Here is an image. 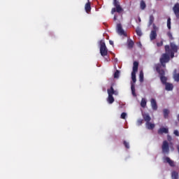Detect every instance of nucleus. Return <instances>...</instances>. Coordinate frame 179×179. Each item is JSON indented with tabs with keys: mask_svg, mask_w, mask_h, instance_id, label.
I'll list each match as a JSON object with an SVG mask.
<instances>
[{
	"mask_svg": "<svg viewBox=\"0 0 179 179\" xmlns=\"http://www.w3.org/2000/svg\"><path fill=\"white\" fill-rule=\"evenodd\" d=\"M178 46L174 44V43H171L170 45H165L166 53L162 54L159 60L164 68H166V64L170 61V57L171 58H174V54L178 52Z\"/></svg>",
	"mask_w": 179,
	"mask_h": 179,
	"instance_id": "nucleus-1",
	"label": "nucleus"
},
{
	"mask_svg": "<svg viewBox=\"0 0 179 179\" xmlns=\"http://www.w3.org/2000/svg\"><path fill=\"white\" fill-rule=\"evenodd\" d=\"M113 6L115 7L111 9V11H110L111 15H114L115 12L117 13H119V15L120 13H122V12H124V8H122L118 0H113Z\"/></svg>",
	"mask_w": 179,
	"mask_h": 179,
	"instance_id": "nucleus-2",
	"label": "nucleus"
},
{
	"mask_svg": "<svg viewBox=\"0 0 179 179\" xmlns=\"http://www.w3.org/2000/svg\"><path fill=\"white\" fill-rule=\"evenodd\" d=\"M108 52V50L107 49V46H106V43L104 41H100V54L102 57H106Z\"/></svg>",
	"mask_w": 179,
	"mask_h": 179,
	"instance_id": "nucleus-3",
	"label": "nucleus"
},
{
	"mask_svg": "<svg viewBox=\"0 0 179 179\" xmlns=\"http://www.w3.org/2000/svg\"><path fill=\"white\" fill-rule=\"evenodd\" d=\"M162 153L167 154L170 153V146L169 145V142L167 141H164L162 146Z\"/></svg>",
	"mask_w": 179,
	"mask_h": 179,
	"instance_id": "nucleus-4",
	"label": "nucleus"
},
{
	"mask_svg": "<svg viewBox=\"0 0 179 179\" xmlns=\"http://www.w3.org/2000/svg\"><path fill=\"white\" fill-rule=\"evenodd\" d=\"M163 160L164 163H168L171 167H174L176 166V164H174V161L171 160L169 157H164Z\"/></svg>",
	"mask_w": 179,
	"mask_h": 179,
	"instance_id": "nucleus-5",
	"label": "nucleus"
},
{
	"mask_svg": "<svg viewBox=\"0 0 179 179\" xmlns=\"http://www.w3.org/2000/svg\"><path fill=\"white\" fill-rule=\"evenodd\" d=\"M117 30L118 34L120 36H125V32L124 31V29H122V25H121V24H117Z\"/></svg>",
	"mask_w": 179,
	"mask_h": 179,
	"instance_id": "nucleus-6",
	"label": "nucleus"
},
{
	"mask_svg": "<svg viewBox=\"0 0 179 179\" xmlns=\"http://www.w3.org/2000/svg\"><path fill=\"white\" fill-rule=\"evenodd\" d=\"M158 135H163V134H169V128L161 127L158 129Z\"/></svg>",
	"mask_w": 179,
	"mask_h": 179,
	"instance_id": "nucleus-7",
	"label": "nucleus"
},
{
	"mask_svg": "<svg viewBox=\"0 0 179 179\" xmlns=\"http://www.w3.org/2000/svg\"><path fill=\"white\" fill-rule=\"evenodd\" d=\"M150 103L152 110H154V111H156V110H157V102L156 101V99L153 98L151 99Z\"/></svg>",
	"mask_w": 179,
	"mask_h": 179,
	"instance_id": "nucleus-8",
	"label": "nucleus"
},
{
	"mask_svg": "<svg viewBox=\"0 0 179 179\" xmlns=\"http://www.w3.org/2000/svg\"><path fill=\"white\" fill-rule=\"evenodd\" d=\"M173 10L176 16V17H178V14H179V3H176L173 8Z\"/></svg>",
	"mask_w": 179,
	"mask_h": 179,
	"instance_id": "nucleus-9",
	"label": "nucleus"
},
{
	"mask_svg": "<svg viewBox=\"0 0 179 179\" xmlns=\"http://www.w3.org/2000/svg\"><path fill=\"white\" fill-rule=\"evenodd\" d=\"M165 85V89L167 90V92H171L173 89H174V85H173L172 83H166Z\"/></svg>",
	"mask_w": 179,
	"mask_h": 179,
	"instance_id": "nucleus-10",
	"label": "nucleus"
},
{
	"mask_svg": "<svg viewBox=\"0 0 179 179\" xmlns=\"http://www.w3.org/2000/svg\"><path fill=\"white\" fill-rule=\"evenodd\" d=\"M157 37V32H156V31H151L150 34V38L151 41H153V40H156Z\"/></svg>",
	"mask_w": 179,
	"mask_h": 179,
	"instance_id": "nucleus-11",
	"label": "nucleus"
},
{
	"mask_svg": "<svg viewBox=\"0 0 179 179\" xmlns=\"http://www.w3.org/2000/svg\"><path fill=\"white\" fill-rule=\"evenodd\" d=\"M156 71H157V72L159 73V77L160 76H164V75H166V73L164 72V70L160 69V66H156Z\"/></svg>",
	"mask_w": 179,
	"mask_h": 179,
	"instance_id": "nucleus-12",
	"label": "nucleus"
},
{
	"mask_svg": "<svg viewBox=\"0 0 179 179\" xmlns=\"http://www.w3.org/2000/svg\"><path fill=\"white\" fill-rule=\"evenodd\" d=\"M143 118L145 122H150V120H152V117H150V115H149L148 113L143 114Z\"/></svg>",
	"mask_w": 179,
	"mask_h": 179,
	"instance_id": "nucleus-13",
	"label": "nucleus"
},
{
	"mask_svg": "<svg viewBox=\"0 0 179 179\" xmlns=\"http://www.w3.org/2000/svg\"><path fill=\"white\" fill-rule=\"evenodd\" d=\"M173 78L175 82H179V73H177V69L173 71Z\"/></svg>",
	"mask_w": 179,
	"mask_h": 179,
	"instance_id": "nucleus-14",
	"label": "nucleus"
},
{
	"mask_svg": "<svg viewBox=\"0 0 179 179\" xmlns=\"http://www.w3.org/2000/svg\"><path fill=\"white\" fill-rule=\"evenodd\" d=\"M85 12L89 13L90 10H92V6L90 5V2H87L85 6Z\"/></svg>",
	"mask_w": 179,
	"mask_h": 179,
	"instance_id": "nucleus-15",
	"label": "nucleus"
},
{
	"mask_svg": "<svg viewBox=\"0 0 179 179\" xmlns=\"http://www.w3.org/2000/svg\"><path fill=\"white\" fill-rule=\"evenodd\" d=\"M145 127L148 129H155V124L151 123L150 122H148L145 123Z\"/></svg>",
	"mask_w": 179,
	"mask_h": 179,
	"instance_id": "nucleus-16",
	"label": "nucleus"
},
{
	"mask_svg": "<svg viewBox=\"0 0 179 179\" xmlns=\"http://www.w3.org/2000/svg\"><path fill=\"white\" fill-rule=\"evenodd\" d=\"M139 66V63L138 62H134L133 64V71L132 72H138V67Z\"/></svg>",
	"mask_w": 179,
	"mask_h": 179,
	"instance_id": "nucleus-17",
	"label": "nucleus"
},
{
	"mask_svg": "<svg viewBox=\"0 0 179 179\" xmlns=\"http://www.w3.org/2000/svg\"><path fill=\"white\" fill-rule=\"evenodd\" d=\"M140 9H141V10H145V9H146V3H145V1L141 0L140 2Z\"/></svg>",
	"mask_w": 179,
	"mask_h": 179,
	"instance_id": "nucleus-18",
	"label": "nucleus"
},
{
	"mask_svg": "<svg viewBox=\"0 0 179 179\" xmlns=\"http://www.w3.org/2000/svg\"><path fill=\"white\" fill-rule=\"evenodd\" d=\"M134 41H132V39H129L127 41V46H128V48H134Z\"/></svg>",
	"mask_w": 179,
	"mask_h": 179,
	"instance_id": "nucleus-19",
	"label": "nucleus"
},
{
	"mask_svg": "<svg viewBox=\"0 0 179 179\" xmlns=\"http://www.w3.org/2000/svg\"><path fill=\"white\" fill-rule=\"evenodd\" d=\"M159 78L162 85H166L167 83V77L162 76H160Z\"/></svg>",
	"mask_w": 179,
	"mask_h": 179,
	"instance_id": "nucleus-20",
	"label": "nucleus"
},
{
	"mask_svg": "<svg viewBox=\"0 0 179 179\" xmlns=\"http://www.w3.org/2000/svg\"><path fill=\"white\" fill-rule=\"evenodd\" d=\"M107 101L109 104H113L114 103V96L113 95H108Z\"/></svg>",
	"mask_w": 179,
	"mask_h": 179,
	"instance_id": "nucleus-21",
	"label": "nucleus"
},
{
	"mask_svg": "<svg viewBox=\"0 0 179 179\" xmlns=\"http://www.w3.org/2000/svg\"><path fill=\"white\" fill-rule=\"evenodd\" d=\"M172 179H178V172L173 171L171 173Z\"/></svg>",
	"mask_w": 179,
	"mask_h": 179,
	"instance_id": "nucleus-22",
	"label": "nucleus"
},
{
	"mask_svg": "<svg viewBox=\"0 0 179 179\" xmlns=\"http://www.w3.org/2000/svg\"><path fill=\"white\" fill-rule=\"evenodd\" d=\"M155 22V17L153 15H150L148 26H152Z\"/></svg>",
	"mask_w": 179,
	"mask_h": 179,
	"instance_id": "nucleus-23",
	"label": "nucleus"
},
{
	"mask_svg": "<svg viewBox=\"0 0 179 179\" xmlns=\"http://www.w3.org/2000/svg\"><path fill=\"white\" fill-rule=\"evenodd\" d=\"M163 113H164V117L169 118V114H170V111L169 110V109H164Z\"/></svg>",
	"mask_w": 179,
	"mask_h": 179,
	"instance_id": "nucleus-24",
	"label": "nucleus"
},
{
	"mask_svg": "<svg viewBox=\"0 0 179 179\" xmlns=\"http://www.w3.org/2000/svg\"><path fill=\"white\" fill-rule=\"evenodd\" d=\"M131 79H132V81L134 82V83H135V82H136V72H135V71L131 72Z\"/></svg>",
	"mask_w": 179,
	"mask_h": 179,
	"instance_id": "nucleus-25",
	"label": "nucleus"
},
{
	"mask_svg": "<svg viewBox=\"0 0 179 179\" xmlns=\"http://www.w3.org/2000/svg\"><path fill=\"white\" fill-rule=\"evenodd\" d=\"M146 99L145 98H142L141 101V106L143 107V108H145L146 107Z\"/></svg>",
	"mask_w": 179,
	"mask_h": 179,
	"instance_id": "nucleus-26",
	"label": "nucleus"
},
{
	"mask_svg": "<svg viewBox=\"0 0 179 179\" xmlns=\"http://www.w3.org/2000/svg\"><path fill=\"white\" fill-rule=\"evenodd\" d=\"M114 87H113V86L110 87V89H108V94L113 96V94H114Z\"/></svg>",
	"mask_w": 179,
	"mask_h": 179,
	"instance_id": "nucleus-27",
	"label": "nucleus"
},
{
	"mask_svg": "<svg viewBox=\"0 0 179 179\" xmlns=\"http://www.w3.org/2000/svg\"><path fill=\"white\" fill-rule=\"evenodd\" d=\"M167 27L169 30H171V18H168L167 20Z\"/></svg>",
	"mask_w": 179,
	"mask_h": 179,
	"instance_id": "nucleus-28",
	"label": "nucleus"
},
{
	"mask_svg": "<svg viewBox=\"0 0 179 179\" xmlns=\"http://www.w3.org/2000/svg\"><path fill=\"white\" fill-rule=\"evenodd\" d=\"M131 93H132L134 97H136V92H135V85H131Z\"/></svg>",
	"mask_w": 179,
	"mask_h": 179,
	"instance_id": "nucleus-29",
	"label": "nucleus"
},
{
	"mask_svg": "<svg viewBox=\"0 0 179 179\" xmlns=\"http://www.w3.org/2000/svg\"><path fill=\"white\" fill-rule=\"evenodd\" d=\"M120 78V71L118 70H116V71L114 73V78L118 79Z\"/></svg>",
	"mask_w": 179,
	"mask_h": 179,
	"instance_id": "nucleus-30",
	"label": "nucleus"
},
{
	"mask_svg": "<svg viewBox=\"0 0 179 179\" xmlns=\"http://www.w3.org/2000/svg\"><path fill=\"white\" fill-rule=\"evenodd\" d=\"M136 33L137 36H138V37H141L142 36V31L141 30V29H137L136 30Z\"/></svg>",
	"mask_w": 179,
	"mask_h": 179,
	"instance_id": "nucleus-31",
	"label": "nucleus"
},
{
	"mask_svg": "<svg viewBox=\"0 0 179 179\" xmlns=\"http://www.w3.org/2000/svg\"><path fill=\"white\" fill-rule=\"evenodd\" d=\"M123 145L126 148V149H129V143L127 142V141H123Z\"/></svg>",
	"mask_w": 179,
	"mask_h": 179,
	"instance_id": "nucleus-32",
	"label": "nucleus"
},
{
	"mask_svg": "<svg viewBox=\"0 0 179 179\" xmlns=\"http://www.w3.org/2000/svg\"><path fill=\"white\" fill-rule=\"evenodd\" d=\"M167 36L170 38V40H173L174 38H173V34H171V31L167 32Z\"/></svg>",
	"mask_w": 179,
	"mask_h": 179,
	"instance_id": "nucleus-33",
	"label": "nucleus"
},
{
	"mask_svg": "<svg viewBox=\"0 0 179 179\" xmlns=\"http://www.w3.org/2000/svg\"><path fill=\"white\" fill-rule=\"evenodd\" d=\"M120 118H122V120H125V118H127V113H122L121 114Z\"/></svg>",
	"mask_w": 179,
	"mask_h": 179,
	"instance_id": "nucleus-34",
	"label": "nucleus"
},
{
	"mask_svg": "<svg viewBox=\"0 0 179 179\" xmlns=\"http://www.w3.org/2000/svg\"><path fill=\"white\" fill-rule=\"evenodd\" d=\"M140 82H143V73L142 71L140 73Z\"/></svg>",
	"mask_w": 179,
	"mask_h": 179,
	"instance_id": "nucleus-35",
	"label": "nucleus"
},
{
	"mask_svg": "<svg viewBox=\"0 0 179 179\" xmlns=\"http://www.w3.org/2000/svg\"><path fill=\"white\" fill-rule=\"evenodd\" d=\"M152 27H153V30H152V31H155V32H157L158 28H157V27H156V24H152Z\"/></svg>",
	"mask_w": 179,
	"mask_h": 179,
	"instance_id": "nucleus-36",
	"label": "nucleus"
},
{
	"mask_svg": "<svg viewBox=\"0 0 179 179\" xmlns=\"http://www.w3.org/2000/svg\"><path fill=\"white\" fill-rule=\"evenodd\" d=\"M157 47H162L163 46V41H161L160 42L157 43Z\"/></svg>",
	"mask_w": 179,
	"mask_h": 179,
	"instance_id": "nucleus-37",
	"label": "nucleus"
},
{
	"mask_svg": "<svg viewBox=\"0 0 179 179\" xmlns=\"http://www.w3.org/2000/svg\"><path fill=\"white\" fill-rule=\"evenodd\" d=\"M143 124V120L140 119L138 120V125H142Z\"/></svg>",
	"mask_w": 179,
	"mask_h": 179,
	"instance_id": "nucleus-38",
	"label": "nucleus"
},
{
	"mask_svg": "<svg viewBox=\"0 0 179 179\" xmlns=\"http://www.w3.org/2000/svg\"><path fill=\"white\" fill-rule=\"evenodd\" d=\"M174 135H176V136H179V132L178 130H175L173 132Z\"/></svg>",
	"mask_w": 179,
	"mask_h": 179,
	"instance_id": "nucleus-39",
	"label": "nucleus"
},
{
	"mask_svg": "<svg viewBox=\"0 0 179 179\" xmlns=\"http://www.w3.org/2000/svg\"><path fill=\"white\" fill-rule=\"evenodd\" d=\"M109 44H110V45H114V42L113 41H109Z\"/></svg>",
	"mask_w": 179,
	"mask_h": 179,
	"instance_id": "nucleus-40",
	"label": "nucleus"
},
{
	"mask_svg": "<svg viewBox=\"0 0 179 179\" xmlns=\"http://www.w3.org/2000/svg\"><path fill=\"white\" fill-rule=\"evenodd\" d=\"M113 20H114L115 22V20H117V15H114Z\"/></svg>",
	"mask_w": 179,
	"mask_h": 179,
	"instance_id": "nucleus-41",
	"label": "nucleus"
},
{
	"mask_svg": "<svg viewBox=\"0 0 179 179\" xmlns=\"http://www.w3.org/2000/svg\"><path fill=\"white\" fill-rule=\"evenodd\" d=\"M113 94H115V96L118 95V92L115 90Z\"/></svg>",
	"mask_w": 179,
	"mask_h": 179,
	"instance_id": "nucleus-42",
	"label": "nucleus"
},
{
	"mask_svg": "<svg viewBox=\"0 0 179 179\" xmlns=\"http://www.w3.org/2000/svg\"><path fill=\"white\" fill-rule=\"evenodd\" d=\"M138 21H140V22H141V18H139Z\"/></svg>",
	"mask_w": 179,
	"mask_h": 179,
	"instance_id": "nucleus-43",
	"label": "nucleus"
},
{
	"mask_svg": "<svg viewBox=\"0 0 179 179\" xmlns=\"http://www.w3.org/2000/svg\"><path fill=\"white\" fill-rule=\"evenodd\" d=\"M139 45H142L141 43H140Z\"/></svg>",
	"mask_w": 179,
	"mask_h": 179,
	"instance_id": "nucleus-44",
	"label": "nucleus"
},
{
	"mask_svg": "<svg viewBox=\"0 0 179 179\" xmlns=\"http://www.w3.org/2000/svg\"><path fill=\"white\" fill-rule=\"evenodd\" d=\"M139 45H142L141 43H140Z\"/></svg>",
	"mask_w": 179,
	"mask_h": 179,
	"instance_id": "nucleus-45",
	"label": "nucleus"
},
{
	"mask_svg": "<svg viewBox=\"0 0 179 179\" xmlns=\"http://www.w3.org/2000/svg\"><path fill=\"white\" fill-rule=\"evenodd\" d=\"M178 16H179V13H178Z\"/></svg>",
	"mask_w": 179,
	"mask_h": 179,
	"instance_id": "nucleus-46",
	"label": "nucleus"
}]
</instances>
